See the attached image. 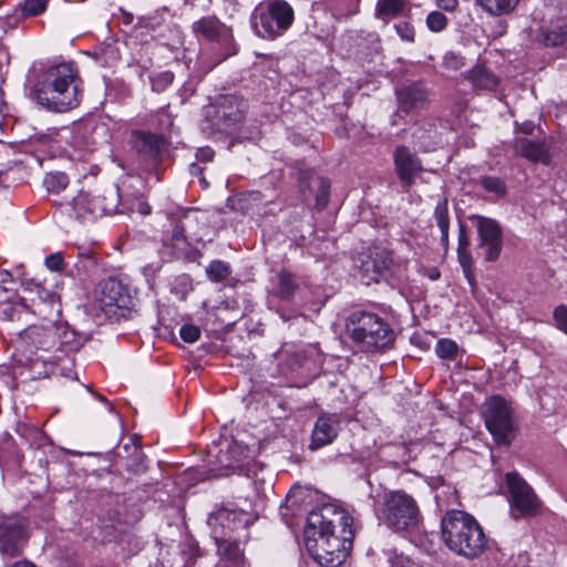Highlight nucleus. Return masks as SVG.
<instances>
[{"instance_id": "obj_1", "label": "nucleus", "mask_w": 567, "mask_h": 567, "mask_svg": "<svg viewBox=\"0 0 567 567\" xmlns=\"http://www.w3.org/2000/svg\"><path fill=\"white\" fill-rule=\"evenodd\" d=\"M352 517L342 508L324 505L312 509L305 528L310 555L324 567H338L348 557L354 537Z\"/></svg>"}, {"instance_id": "obj_2", "label": "nucleus", "mask_w": 567, "mask_h": 567, "mask_svg": "<svg viewBox=\"0 0 567 567\" xmlns=\"http://www.w3.org/2000/svg\"><path fill=\"white\" fill-rule=\"evenodd\" d=\"M28 81L33 99L48 111L68 112L81 102L82 80L73 63L34 64Z\"/></svg>"}, {"instance_id": "obj_3", "label": "nucleus", "mask_w": 567, "mask_h": 567, "mask_svg": "<svg viewBox=\"0 0 567 567\" xmlns=\"http://www.w3.org/2000/svg\"><path fill=\"white\" fill-rule=\"evenodd\" d=\"M442 539L454 554L467 559L480 557L487 548V537L471 514L451 509L441 519Z\"/></svg>"}, {"instance_id": "obj_4", "label": "nucleus", "mask_w": 567, "mask_h": 567, "mask_svg": "<svg viewBox=\"0 0 567 567\" xmlns=\"http://www.w3.org/2000/svg\"><path fill=\"white\" fill-rule=\"evenodd\" d=\"M346 330L352 342L364 352L383 350L394 341L390 324L374 312H351L346 320Z\"/></svg>"}, {"instance_id": "obj_5", "label": "nucleus", "mask_w": 567, "mask_h": 567, "mask_svg": "<svg viewBox=\"0 0 567 567\" xmlns=\"http://www.w3.org/2000/svg\"><path fill=\"white\" fill-rule=\"evenodd\" d=\"M378 518L394 533L413 534L422 524V514L415 498L402 489L385 493Z\"/></svg>"}, {"instance_id": "obj_6", "label": "nucleus", "mask_w": 567, "mask_h": 567, "mask_svg": "<svg viewBox=\"0 0 567 567\" xmlns=\"http://www.w3.org/2000/svg\"><path fill=\"white\" fill-rule=\"evenodd\" d=\"M295 21V11L285 0H266L256 6L250 22L259 38L276 40L282 37Z\"/></svg>"}, {"instance_id": "obj_7", "label": "nucleus", "mask_w": 567, "mask_h": 567, "mask_svg": "<svg viewBox=\"0 0 567 567\" xmlns=\"http://www.w3.org/2000/svg\"><path fill=\"white\" fill-rule=\"evenodd\" d=\"M482 414L485 426L495 442L498 445H511L516 432L511 404L504 398L493 395L483 404Z\"/></svg>"}, {"instance_id": "obj_8", "label": "nucleus", "mask_w": 567, "mask_h": 567, "mask_svg": "<svg viewBox=\"0 0 567 567\" xmlns=\"http://www.w3.org/2000/svg\"><path fill=\"white\" fill-rule=\"evenodd\" d=\"M505 482L509 493L512 516L532 518L542 513L543 502L536 495L533 487L516 472L505 475Z\"/></svg>"}, {"instance_id": "obj_9", "label": "nucleus", "mask_w": 567, "mask_h": 567, "mask_svg": "<svg viewBox=\"0 0 567 567\" xmlns=\"http://www.w3.org/2000/svg\"><path fill=\"white\" fill-rule=\"evenodd\" d=\"M470 220L475 224L478 234V248L483 250L486 261H495L503 247V230L499 223L493 218L473 215Z\"/></svg>"}, {"instance_id": "obj_10", "label": "nucleus", "mask_w": 567, "mask_h": 567, "mask_svg": "<svg viewBox=\"0 0 567 567\" xmlns=\"http://www.w3.org/2000/svg\"><path fill=\"white\" fill-rule=\"evenodd\" d=\"M94 303L106 316L114 313V308H130L131 297L122 282L115 278L101 280L94 289Z\"/></svg>"}, {"instance_id": "obj_11", "label": "nucleus", "mask_w": 567, "mask_h": 567, "mask_svg": "<svg viewBox=\"0 0 567 567\" xmlns=\"http://www.w3.org/2000/svg\"><path fill=\"white\" fill-rule=\"evenodd\" d=\"M393 266V258L390 251L383 248H374L360 260L359 275L364 285L378 282L380 277Z\"/></svg>"}, {"instance_id": "obj_12", "label": "nucleus", "mask_w": 567, "mask_h": 567, "mask_svg": "<svg viewBox=\"0 0 567 567\" xmlns=\"http://www.w3.org/2000/svg\"><path fill=\"white\" fill-rule=\"evenodd\" d=\"M299 187L303 200H307L312 192L316 196V208L323 209L329 203L330 182L318 176L312 169L300 171L298 174Z\"/></svg>"}, {"instance_id": "obj_13", "label": "nucleus", "mask_w": 567, "mask_h": 567, "mask_svg": "<svg viewBox=\"0 0 567 567\" xmlns=\"http://www.w3.org/2000/svg\"><path fill=\"white\" fill-rule=\"evenodd\" d=\"M395 172L404 188H409L414 183L417 174L423 171L420 158L406 146H398L393 153Z\"/></svg>"}, {"instance_id": "obj_14", "label": "nucleus", "mask_w": 567, "mask_h": 567, "mask_svg": "<svg viewBox=\"0 0 567 567\" xmlns=\"http://www.w3.org/2000/svg\"><path fill=\"white\" fill-rule=\"evenodd\" d=\"M340 419L334 413H323L315 422L309 449L319 450L331 444L340 431Z\"/></svg>"}, {"instance_id": "obj_15", "label": "nucleus", "mask_w": 567, "mask_h": 567, "mask_svg": "<svg viewBox=\"0 0 567 567\" xmlns=\"http://www.w3.org/2000/svg\"><path fill=\"white\" fill-rule=\"evenodd\" d=\"M24 543V530L21 524L6 520L0 524V553L10 557L18 556Z\"/></svg>"}, {"instance_id": "obj_16", "label": "nucleus", "mask_w": 567, "mask_h": 567, "mask_svg": "<svg viewBox=\"0 0 567 567\" xmlns=\"http://www.w3.org/2000/svg\"><path fill=\"white\" fill-rule=\"evenodd\" d=\"M99 209V202L83 192H80L72 202L63 206V212L80 223L92 221Z\"/></svg>"}, {"instance_id": "obj_17", "label": "nucleus", "mask_w": 567, "mask_h": 567, "mask_svg": "<svg viewBox=\"0 0 567 567\" xmlns=\"http://www.w3.org/2000/svg\"><path fill=\"white\" fill-rule=\"evenodd\" d=\"M218 126L220 131L230 132L244 118L243 104L236 96H224L217 107Z\"/></svg>"}, {"instance_id": "obj_18", "label": "nucleus", "mask_w": 567, "mask_h": 567, "mask_svg": "<svg viewBox=\"0 0 567 567\" xmlns=\"http://www.w3.org/2000/svg\"><path fill=\"white\" fill-rule=\"evenodd\" d=\"M514 147L517 155L530 162H539L545 165L550 163V154L545 141L518 137L515 140Z\"/></svg>"}, {"instance_id": "obj_19", "label": "nucleus", "mask_w": 567, "mask_h": 567, "mask_svg": "<svg viewBox=\"0 0 567 567\" xmlns=\"http://www.w3.org/2000/svg\"><path fill=\"white\" fill-rule=\"evenodd\" d=\"M208 525L215 530L218 526L223 529H230L248 523V513L243 509L223 507L208 516Z\"/></svg>"}, {"instance_id": "obj_20", "label": "nucleus", "mask_w": 567, "mask_h": 567, "mask_svg": "<svg viewBox=\"0 0 567 567\" xmlns=\"http://www.w3.org/2000/svg\"><path fill=\"white\" fill-rule=\"evenodd\" d=\"M398 96V112L395 115L401 113L408 114L411 110L421 106L425 100L424 91L417 85H406L396 91Z\"/></svg>"}, {"instance_id": "obj_21", "label": "nucleus", "mask_w": 567, "mask_h": 567, "mask_svg": "<svg viewBox=\"0 0 567 567\" xmlns=\"http://www.w3.org/2000/svg\"><path fill=\"white\" fill-rule=\"evenodd\" d=\"M144 169L146 166L157 168L162 161L163 152L166 150L164 137L144 133Z\"/></svg>"}, {"instance_id": "obj_22", "label": "nucleus", "mask_w": 567, "mask_h": 567, "mask_svg": "<svg viewBox=\"0 0 567 567\" xmlns=\"http://www.w3.org/2000/svg\"><path fill=\"white\" fill-rule=\"evenodd\" d=\"M91 54L102 65L112 66L120 59L117 41L113 38H107L99 43Z\"/></svg>"}, {"instance_id": "obj_23", "label": "nucleus", "mask_w": 567, "mask_h": 567, "mask_svg": "<svg viewBox=\"0 0 567 567\" xmlns=\"http://www.w3.org/2000/svg\"><path fill=\"white\" fill-rule=\"evenodd\" d=\"M299 289L297 279L289 272L281 271L277 275V286L272 296L282 301H290Z\"/></svg>"}, {"instance_id": "obj_24", "label": "nucleus", "mask_w": 567, "mask_h": 567, "mask_svg": "<svg viewBox=\"0 0 567 567\" xmlns=\"http://www.w3.org/2000/svg\"><path fill=\"white\" fill-rule=\"evenodd\" d=\"M224 24L215 17H204L193 24V30L197 35L208 41H217Z\"/></svg>"}, {"instance_id": "obj_25", "label": "nucleus", "mask_w": 567, "mask_h": 567, "mask_svg": "<svg viewBox=\"0 0 567 567\" xmlns=\"http://www.w3.org/2000/svg\"><path fill=\"white\" fill-rule=\"evenodd\" d=\"M472 83L484 90H493L498 84V78L484 65H477L468 73Z\"/></svg>"}, {"instance_id": "obj_26", "label": "nucleus", "mask_w": 567, "mask_h": 567, "mask_svg": "<svg viewBox=\"0 0 567 567\" xmlns=\"http://www.w3.org/2000/svg\"><path fill=\"white\" fill-rule=\"evenodd\" d=\"M218 551L223 559L229 563V567H240L244 561V554L238 543L221 539L218 543Z\"/></svg>"}, {"instance_id": "obj_27", "label": "nucleus", "mask_w": 567, "mask_h": 567, "mask_svg": "<svg viewBox=\"0 0 567 567\" xmlns=\"http://www.w3.org/2000/svg\"><path fill=\"white\" fill-rule=\"evenodd\" d=\"M408 0H378L375 6V17L388 21L390 18L400 16Z\"/></svg>"}, {"instance_id": "obj_28", "label": "nucleus", "mask_w": 567, "mask_h": 567, "mask_svg": "<svg viewBox=\"0 0 567 567\" xmlns=\"http://www.w3.org/2000/svg\"><path fill=\"white\" fill-rule=\"evenodd\" d=\"M537 41L545 47H558L567 41V24L555 29H540L537 33Z\"/></svg>"}, {"instance_id": "obj_29", "label": "nucleus", "mask_w": 567, "mask_h": 567, "mask_svg": "<svg viewBox=\"0 0 567 567\" xmlns=\"http://www.w3.org/2000/svg\"><path fill=\"white\" fill-rule=\"evenodd\" d=\"M434 218L436 220V225L441 231V243L446 246L449 243V227H450V218H449V207L447 199L442 198L437 202L434 209Z\"/></svg>"}, {"instance_id": "obj_30", "label": "nucleus", "mask_w": 567, "mask_h": 567, "mask_svg": "<svg viewBox=\"0 0 567 567\" xmlns=\"http://www.w3.org/2000/svg\"><path fill=\"white\" fill-rule=\"evenodd\" d=\"M248 449L238 442L229 444L227 451L220 457V463L226 467H239L247 457Z\"/></svg>"}, {"instance_id": "obj_31", "label": "nucleus", "mask_w": 567, "mask_h": 567, "mask_svg": "<svg viewBox=\"0 0 567 567\" xmlns=\"http://www.w3.org/2000/svg\"><path fill=\"white\" fill-rule=\"evenodd\" d=\"M492 16H503L512 12L519 0H476Z\"/></svg>"}, {"instance_id": "obj_32", "label": "nucleus", "mask_w": 567, "mask_h": 567, "mask_svg": "<svg viewBox=\"0 0 567 567\" xmlns=\"http://www.w3.org/2000/svg\"><path fill=\"white\" fill-rule=\"evenodd\" d=\"M230 267L227 262L221 260L212 261L206 268V274L209 280L219 282L225 280L230 275Z\"/></svg>"}, {"instance_id": "obj_33", "label": "nucleus", "mask_w": 567, "mask_h": 567, "mask_svg": "<svg viewBox=\"0 0 567 567\" xmlns=\"http://www.w3.org/2000/svg\"><path fill=\"white\" fill-rule=\"evenodd\" d=\"M43 329L38 326H29L17 336L18 341L27 346L39 347L42 344L41 336Z\"/></svg>"}, {"instance_id": "obj_34", "label": "nucleus", "mask_w": 567, "mask_h": 567, "mask_svg": "<svg viewBox=\"0 0 567 567\" xmlns=\"http://www.w3.org/2000/svg\"><path fill=\"white\" fill-rule=\"evenodd\" d=\"M458 346L452 339H440L435 346V353L441 359H454L457 354Z\"/></svg>"}, {"instance_id": "obj_35", "label": "nucleus", "mask_w": 567, "mask_h": 567, "mask_svg": "<svg viewBox=\"0 0 567 567\" xmlns=\"http://www.w3.org/2000/svg\"><path fill=\"white\" fill-rule=\"evenodd\" d=\"M481 186L488 193L496 196H504L506 194V184L496 176H483L480 181Z\"/></svg>"}, {"instance_id": "obj_36", "label": "nucleus", "mask_w": 567, "mask_h": 567, "mask_svg": "<svg viewBox=\"0 0 567 567\" xmlns=\"http://www.w3.org/2000/svg\"><path fill=\"white\" fill-rule=\"evenodd\" d=\"M69 184V178L64 173H50L44 178V185L49 192L59 193Z\"/></svg>"}, {"instance_id": "obj_37", "label": "nucleus", "mask_w": 567, "mask_h": 567, "mask_svg": "<svg viewBox=\"0 0 567 567\" xmlns=\"http://www.w3.org/2000/svg\"><path fill=\"white\" fill-rule=\"evenodd\" d=\"M447 18L441 11H431L425 20L426 27L430 31L439 33L442 32L447 25Z\"/></svg>"}, {"instance_id": "obj_38", "label": "nucleus", "mask_w": 567, "mask_h": 567, "mask_svg": "<svg viewBox=\"0 0 567 567\" xmlns=\"http://www.w3.org/2000/svg\"><path fill=\"white\" fill-rule=\"evenodd\" d=\"M47 0H25L22 6L24 16H38L42 13L47 8Z\"/></svg>"}, {"instance_id": "obj_39", "label": "nucleus", "mask_w": 567, "mask_h": 567, "mask_svg": "<svg viewBox=\"0 0 567 567\" xmlns=\"http://www.w3.org/2000/svg\"><path fill=\"white\" fill-rule=\"evenodd\" d=\"M174 80L172 72H163L155 78H151L152 89L156 92L165 90Z\"/></svg>"}, {"instance_id": "obj_40", "label": "nucleus", "mask_w": 567, "mask_h": 567, "mask_svg": "<svg viewBox=\"0 0 567 567\" xmlns=\"http://www.w3.org/2000/svg\"><path fill=\"white\" fill-rule=\"evenodd\" d=\"M179 334L185 342L194 343L200 337V329L195 324L186 323L182 326Z\"/></svg>"}, {"instance_id": "obj_41", "label": "nucleus", "mask_w": 567, "mask_h": 567, "mask_svg": "<svg viewBox=\"0 0 567 567\" xmlns=\"http://www.w3.org/2000/svg\"><path fill=\"white\" fill-rule=\"evenodd\" d=\"M395 30L399 37L406 42H413L415 37V30L409 22H400L395 24Z\"/></svg>"}, {"instance_id": "obj_42", "label": "nucleus", "mask_w": 567, "mask_h": 567, "mask_svg": "<svg viewBox=\"0 0 567 567\" xmlns=\"http://www.w3.org/2000/svg\"><path fill=\"white\" fill-rule=\"evenodd\" d=\"M554 319L559 330L567 334V307L560 305L554 310Z\"/></svg>"}, {"instance_id": "obj_43", "label": "nucleus", "mask_w": 567, "mask_h": 567, "mask_svg": "<svg viewBox=\"0 0 567 567\" xmlns=\"http://www.w3.org/2000/svg\"><path fill=\"white\" fill-rule=\"evenodd\" d=\"M443 64L446 69L458 70L464 65V61L460 54L447 52L443 58Z\"/></svg>"}, {"instance_id": "obj_44", "label": "nucleus", "mask_w": 567, "mask_h": 567, "mask_svg": "<svg viewBox=\"0 0 567 567\" xmlns=\"http://www.w3.org/2000/svg\"><path fill=\"white\" fill-rule=\"evenodd\" d=\"M457 258H458V262L462 266L464 272L467 275L471 271V267H472V256H471L468 248L467 249H465V248L457 249Z\"/></svg>"}, {"instance_id": "obj_45", "label": "nucleus", "mask_w": 567, "mask_h": 567, "mask_svg": "<svg viewBox=\"0 0 567 567\" xmlns=\"http://www.w3.org/2000/svg\"><path fill=\"white\" fill-rule=\"evenodd\" d=\"M45 266L52 271L63 269V258L60 252L51 254L45 258Z\"/></svg>"}, {"instance_id": "obj_46", "label": "nucleus", "mask_w": 567, "mask_h": 567, "mask_svg": "<svg viewBox=\"0 0 567 567\" xmlns=\"http://www.w3.org/2000/svg\"><path fill=\"white\" fill-rule=\"evenodd\" d=\"M435 6L446 12H454L458 7V0H433Z\"/></svg>"}, {"instance_id": "obj_47", "label": "nucleus", "mask_w": 567, "mask_h": 567, "mask_svg": "<svg viewBox=\"0 0 567 567\" xmlns=\"http://www.w3.org/2000/svg\"><path fill=\"white\" fill-rule=\"evenodd\" d=\"M470 247V239L465 233V229L463 226L460 227V234H458V247L457 249L465 248L467 249Z\"/></svg>"}, {"instance_id": "obj_48", "label": "nucleus", "mask_w": 567, "mask_h": 567, "mask_svg": "<svg viewBox=\"0 0 567 567\" xmlns=\"http://www.w3.org/2000/svg\"><path fill=\"white\" fill-rule=\"evenodd\" d=\"M214 157V152L210 148L199 150L197 158L200 161L209 162Z\"/></svg>"}, {"instance_id": "obj_49", "label": "nucleus", "mask_w": 567, "mask_h": 567, "mask_svg": "<svg viewBox=\"0 0 567 567\" xmlns=\"http://www.w3.org/2000/svg\"><path fill=\"white\" fill-rule=\"evenodd\" d=\"M12 276L7 270H0V287H3L4 290L7 288L4 287L6 284L11 282Z\"/></svg>"}, {"instance_id": "obj_50", "label": "nucleus", "mask_w": 567, "mask_h": 567, "mask_svg": "<svg viewBox=\"0 0 567 567\" xmlns=\"http://www.w3.org/2000/svg\"><path fill=\"white\" fill-rule=\"evenodd\" d=\"M133 20H134V16L132 13L122 10L121 21L123 24L130 25L133 23Z\"/></svg>"}, {"instance_id": "obj_51", "label": "nucleus", "mask_w": 567, "mask_h": 567, "mask_svg": "<svg viewBox=\"0 0 567 567\" xmlns=\"http://www.w3.org/2000/svg\"><path fill=\"white\" fill-rule=\"evenodd\" d=\"M184 237H185L184 229L182 227L177 226L173 231V238L178 240Z\"/></svg>"}, {"instance_id": "obj_52", "label": "nucleus", "mask_w": 567, "mask_h": 567, "mask_svg": "<svg viewBox=\"0 0 567 567\" xmlns=\"http://www.w3.org/2000/svg\"><path fill=\"white\" fill-rule=\"evenodd\" d=\"M12 567H37L35 565L31 564L30 561H17Z\"/></svg>"}, {"instance_id": "obj_53", "label": "nucleus", "mask_w": 567, "mask_h": 567, "mask_svg": "<svg viewBox=\"0 0 567 567\" xmlns=\"http://www.w3.org/2000/svg\"><path fill=\"white\" fill-rule=\"evenodd\" d=\"M392 567H411L404 563L403 559L398 558L395 561L392 563Z\"/></svg>"}, {"instance_id": "obj_54", "label": "nucleus", "mask_w": 567, "mask_h": 567, "mask_svg": "<svg viewBox=\"0 0 567 567\" xmlns=\"http://www.w3.org/2000/svg\"><path fill=\"white\" fill-rule=\"evenodd\" d=\"M431 280H436L440 277V272L436 269H433L429 275Z\"/></svg>"}, {"instance_id": "obj_55", "label": "nucleus", "mask_w": 567, "mask_h": 567, "mask_svg": "<svg viewBox=\"0 0 567 567\" xmlns=\"http://www.w3.org/2000/svg\"><path fill=\"white\" fill-rule=\"evenodd\" d=\"M151 213V207L147 204H144V216Z\"/></svg>"}, {"instance_id": "obj_56", "label": "nucleus", "mask_w": 567, "mask_h": 567, "mask_svg": "<svg viewBox=\"0 0 567 567\" xmlns=\"http://www.w3.org/2000/svg\"><path fill=\"white\" fill-rule=\"evenodd\" d=\"M524 132H525V133H527V134H528V133H530V132H532V127H529V126H525Z\"/></svg>"}, {"instance_id": "obj_57", "label": "nucleus", "mask_w": 567, "mask_h": 567, "mask_svg": "<svg viewBox=\"0 0 567 567\" xmlns=\"http://www.w3.org/2000/svg\"><path fill=\"white\" fill-rule=\"evenodd\" d=\"M524 132H525V133H527V134H528V133H530V132H532V127H529V126H525Z\"/></svg>"}, {"instance_id": "obj_58", "label": "nucleus", "mask_w": 567, "mask_h": 567, "mask_svg": "<svg viewBox=\"0 0 567 567\" xmlns=\"http://www.w3.org/2000/svg\"><path fill=\"white\" fill-rule=\"evenodd\" d=\"M3 173L0 172V177H2ZM0 185H2V178H0Z\"/></svg>"}]
</instances>
